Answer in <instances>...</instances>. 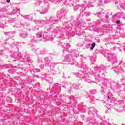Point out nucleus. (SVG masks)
I'll return each mask as SVG.
<instances>
[{"label": "nucleus", "instance_id": "nucleus-1", "mask_svg": "<svg viewBox=\"0 0 125 125\" xmlns=\"http://www.w3.org/2000/svg\"><path fill=\"white\" fill-rule=\"evenodd\" d=\"M94 47H95V43H93L92 44V47H91V50H93V48H94Z\"/></svg>", "mask_w": 125, "mask_h": 125}, {"label": "nucleus", "instance_id": "nucleus-2", "mask_svg": "<svg viewBox=\"0 0 125 125\" xmlns=\"http://www.w3.org/2000/svg\"><path fill=\"white\" fill-rule=\"evenodd\" d=\"M116 24H120V21H117Z\"/></svg>", "mask_w": 125, "mask_h": 125}, {"label": "nucleus", "instance_id": "nucleus-3", "mask_svg": "<svg viewBox=\"0 0 125 125\" xmlns=\"http://www.w3.org/2000/svg\"><path fill=\"white\" fill-rule=\"evenodd\" d=\"M6 2H7L8 3H9V2H10V0H6Z\"/></svg>", "mask_w": 125, "mask_h": 125}, {"label": "nucleus", "instance_id": "nucleus-4", "mask_svg": "<svg viewBox=\"0 0 125 125\" xmlns=\"http://www.w3.org/2000/svg\"><path fill=\"white\" fill-rule=\"evenodd\" d=\"M108 98H110V96H108Z\"/></svg>", "mask_w": 125, "mask_h": 125}, {"label": "nucleus", "instance_id": "nucleus-5", "mask_svg": "<svg viewBox=\"0 0 125 125\" xmlns=\"http://www.w3.org/2000/svg\"><path fill=\"white\" fill-rule=\"evenodd\" d=\"M39 38H41V35H39Z\"/></svg>", "mask_w": 125, "mask_h": 125}]
</instances>
